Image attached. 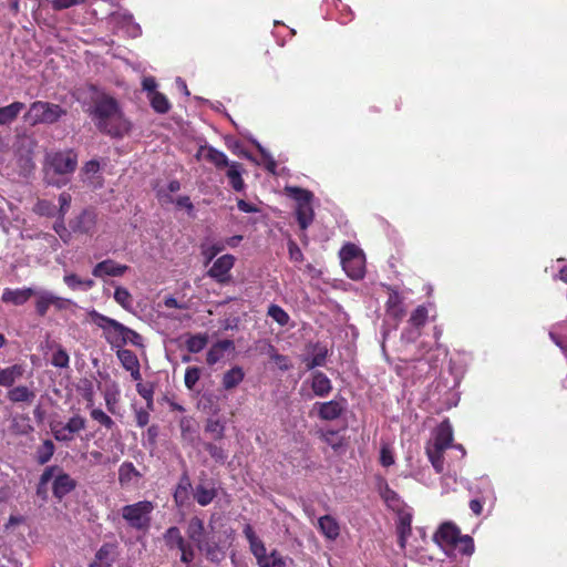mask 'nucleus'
I'll list each match as a JSON object with an SVG mask.
<instances>
[{
  "label": "nucleus",
  "mask_w": 567,
  "mask_h": 567,
  "mask_svg": "<svg viewBox=\"0 0 567 567\" xmlns=\"http://www.w3.org/2000/svg\"><path fill=\"white\" fill-rule=\"evenodd\" d=\"M83 105L95 127L102 134L122 138L131 131V122L125 117L118 101L94 84H87Z\"/></svg>",
  "instance_id": "nucleus-1"
},
{
  "label": "nucleus",
  "mask_w": 567,
  "mask_h": 567,
  "mask_svg": "<svg viewBox=\"0 0 567 567\" xmlns=\"http://www.w3.org/2000/svg\"><path fill=\"white\" fill-rule=\"evenodd\" d=\"M78 167V154L74 150H64L48 153L45 156L43 173L48 185L62 187L70 181Z\"/></svg>",
  "instance_id": "nucleus-2"
},
{
  "label": "nucleus",
  "mask_w": 567,
  "mask_h": 567,
  "mask_svg": "<svg viewBox=\"0 0 567 567\" xmlns=\"http://www.w3.org/2000/svg\"><path fill=\"white\" fill-rule=\"evenodd\" d=\"M68 114L66 109L47 101H34L23 115V120L30 126L39 124L53 125Z\"/></svg>",
  "instance_id": "nucleus-3"
},
{
  "label": "nucleus",
  "mask_w": 567,
  "mask_h": 567,
  "mask_svg": "<svg viewBox=\"0 0 567 567\" xmlns=\"http://www.w3.org/2000/svg\"><path fill=\"white\" fill-rule=\"evenodd\" d=\"M89 317L94 324L102 329L104 339L112 348L121 349L125 346V339H123L124 331L122 329H125L126 326L96 310L90 311Z\"/></svg>",
  "instance_id": "nucleus-4"
},
{
  "label": "nucleus",
  "mask_w": 567,
  "mask_h": 567,
  "mask_svg": "<svg viewBox=\"0 0 567 567\" xmlns=\"http://www.w3.org/2000/svg\"><path fill=\"white\" fill-rule=\"evenodd\" d=\"M154 504L151 501H140L122 507V517L136 530H146L151 525V514Z\"/></svg>",
  "instance_id": "nucleus-5"
},
{
  "label": "nucleus",
  "mask_w": 567,
  "mask_h": 567,
  "mask_svg": "<svg viewBox=\"0 0 567 567\" xmlns=\"http://www.w3.org/2000/svg\"><path fill=\"white\" fill-rule=\"evenodd\" d=\"M85 427L86 420L80 414L71 416L65 424L56 422L50 425L54 439L64 443L74 440L75 434L83 431Z\"/></svg>",
  "instance_id": "nucleus-6"
},
{
  "label": "nucleus",
  "mask_w": 567,
  "mask_h": 567,
  "mask_svg": "<svg viewBox=\"0 0 567 567\" xmlns=\"http://www.w3.org/2000/svg\"><path fill=\"white\" fill-rule=\"evenodd\" d=\"M97 224V214L94 208H85L69 221V227L74 234L92 235Z\"/></svg>",
  "instance_id": "nucleus-7"
},
{
  "label": "nucleus",
  "mask_w": 567,
  "mask_h": 567,
  "mask_svg": "<svg viewBox=\"0 0 567 567\" xmlns=\"http://www.w3.org/2000/svg\"><path fill=\"white\" fill-rule=\"evenodd\" d=\"M235 261L236 258L230 254L218 257L208 269L207 276L220 285L228 284L231 279L230 270Z\"/></svg>",
  "instance_id": "nucleus-8"
},
{
  "label": "nucleus",
  "mask_w": 567,
  "mask_h": 567,
  "mask_svg": "<svg viewBox=\"0 0 567 567\" xmlns=\"http://www.w3.org/2000/svg\"><path fill=\"white\" fill-rule=\"evenodd\" d=\"M460 535L461 530L455 524L445 522L434 533L433 540L442 548H452Z\"/></svg>",
  "instance_id": "nucleus-9"
},
{
  "label": "nucleus",
  "mask_w": 567,
  "mask_h": 567,
  "mask_svg": "<svg viewBox=\"0 0 567 567\" xmlns=\"http://www.w3.org/2000/svg\"><path fill=\"white\" fill-rule=\"evenodd\" d=\"M388 291L389 297L385 302V312L390 318L399 322L405 316L403 298L401 297L399 291L392 287H388Z\"/></svg>",
  "instance_id": "nucleus-10"
},
{
  "label": "nucleus",
  "mask_w": 567,
  "mask_h": 567,
  "mask_svg": "<svg viewBox=\"0 0 567 567\" xmlns=\"http://www.w3.org/2000/svg\"><path fill=\"white\" fill-rule=\"evenodd\" d=\"M76 487V481L71 477L70 474L62 470L55 475L52 484L53 496L58 499H62L64 496L70 494Z\"/></svg>",
  "instance_id": "nucleus-11"
},
{
  "label": "nucleus",
  "mask_w": 567,
  "mask_h": 567,
  "mask_svg": "<svg viewBox=\"0 0 567 567\" xmlns=\"http://www.w3.org/2000/svg\"><path fill=\"white\" fill-rule=\"evenodd\" d=\"M254 556L258 567H289V563H291V559L282 556L277 549L267 553L265 548Z\"/></svg>",
  "instance_id": "nucleus-12"
},
{
  "label": "nucleus",
  "mask_w": 567,
  "mask_h": 567,
  "mask_svg": "<svg viewBox=\"0 0 567 567\" xmlns=\"http://www.w3.org/2000/svg\"><path fill=\"white\" fill-rule=\"evenodd\" d=\"M128 270V266L117 264L112 259L97 262L92 269V275L96 278L103 276L121 277Z\"/></svg>",
  "instance_id": "nucleus-13"
},
{
  "label": "nucleus",
  "mask_w": 567,
  "mask_h": 567,
  "mask_svg": "<svg viewBox=\"0 0 567 567\" xmlns=\"http://www.w3.org/2000/svg\"><path fill=\"white\" fill-rule=\"evenodd\" d=\"M432 445L440 450H447L453 444V427L451 422L445 419L442 421L434 432V441Z\"/></svg>",
  "instance_id": "nucleus-14"
},
{
  "label": "nucleus",
  "mask_w": 567,
  "mask_h": 567,
  "mask_svg": "<svg viewBox=\"0 0 567 567\" xmlns=\"http://www.w3.org/2000/svg\"><path fill=\"white\" fill-rule=\"evenodd\" d=\"M35 293H37V290H34L32 288H22V289L6 288L2 292L1 299L6 303H12L14 306H22Z\"/></svg>",
  "instance_id": "nucleus-15"
},
{
  "label": "nucleus",
  "mask_w": 567,
  "mask_h": 567,
  "mask_svg": "<svg viewBox=\"0 0 567 567\" xmlns=\"http://www.w3.org/2000/svg\"><path fill=\"white\" fill-rule=\"evenodd\" d=\"M196 547L204 553L205 557L213 561L218 563L224 558V553L218 545L217 542H215L213 538L205 537L203 540H200L198 544H196Z\"/></svg>",
  "instance_id": "nucleus-16"
},
{
  "label": "nucleus",
  "mask_w": 567,
  "mask_h": 567,
  "mask_svg": "<svg viewBox=\"0 0 567 567\" xmlns=\"http://www.w3.org/2000/svg\"><path fill=\"white\" fill-rule=\"evenodd\" d=\"M235 348V343L233 340L225 339L219 340L214 343L206 354V362L208 365L216 364L219 360L223 359L224 352L228 350H233Z\"/></svg>",
  "instance_id": "nucleus-17"
},
{
  "label": "nucleus",
  "mask_w": 567,
  "mask_h": 567,
  "mask_svg": "<svg viewBox=\"0 0 567 567\" xmlns=\"http://www.w3.org/2000/svg\"><path fill=\"white\" fill-rule=\"evenodd\" d=\"M34 398H35V392L25 385H18V386L11 388L7 392V399L11 403L30 404L33 402Z\"/></svg>",
  "instance_id": "nucleus-18"
},
{
  "label": "nucleus",
  "mask_w": 567,
  "mask_h": 567,
  "mask_svg": "<svg viewBox=\"0 0 567 567\" xmlns=\"http://www.w3.org/2000/svg\"><path fill=\"white\" fill-rule=\"evenodd\" d=\"M311 389L317 396L324 398L332 391L330 379L321 371L312 374Z\"/></svg>",
  "instance_id": "nucleus-19"
},
{
  "label": "nucleus",
  "mask_w": 567,
  "mask_h": 567,
  "mask_svg": "<svg viewBox=\"0 0 567 567\" xmlns=\"http://www.w3.org/2000/svg\"><path fill=\"white\" fill-rule=\"evenodd\" d=\"M245 379L241 367L235 365L223 374L221 385L226 391L237 388Z\"/></svg>",
  "instance_id": "nucleus-20"
},
{
  "label": "nucleus",
  "mask_w": 567,
  "mask_h": 567,
  "mask_svg": "<svg viewBox=\"0 0 567 567\" xmlns=\"http://www.w3.org/2000/svg\"><path fill=\"white\" fill-rule=\"evenodd\" d=\"M318 405H319L318 415L321 420L333 421V420L338 419L343 412L342 405L338 401H334V400L318 403Z\"/></svg>",
  "instance_id": "nucleus-21"
},
{
  "label": "nucleus",
  "mask_w": 567,
  "mask_h": 567,
  "mask_svg": "<svg viewBox=\"0 0 567 567\" xmlns=\"http://www.w3.org/2000/svg\"><path fill=\"white\" fill-rule=\"evenodd\" d=\"M23 373L24 368L21 364H13L6 369H0V386L11 388Z\"/></svg>",
  "instance_id": "nucleus-22"
},
{
  "label": "nucleus",
  "mask_w": 567,
  "mask_h": 567,
  "mask_svg": "<svg viewBox=\"0 0 567 567\" xmlns=\"http://www.w3.org/2000/svg\"><path fill=\"white\" fill-rule=\"evenodd\" d=\"M321 533L330 540H334L340 535V526L336 518L330 515H324L318 520Z\"/></svg>",
  "instance_id": "nucleus-23"
},
{
  "label": "nucleus",
  "mask_w": 567,
  "mask_h": 567,
  "mask_svg": "<svg viewBox=\"0 0 567 567\" xmlns=\"http://www.w3.org/2000/svg\"><path fill=\"white\" fill-rule=\"evenodd\" d=\"M22 102L16 101L7 106L0 107V125H9L17 120L19 114L24 110Z\"/></svg>",
  "instance_id": "nucleus-24"
},
{
  "label": "nucleus",
  "mask_w": 567,
  "mask_h": 567,
  "mask_svg": "<svg viewBox=\"0 0 567 567\" xmlns=\"http://www.w3.org/2000/svg\"><path fill=\"white\" fill-rule=\"evenodd\" d=\"M163 539L168 549H181L188 543L184 536L182 535L179 528L177 526H171L163 534Z\"/></svg>",
  "instance_id": "nucleus-25"
},
{
  "label": "nucleus",
  "mask_w": 567,
  "mask_h": 567,
  "mask_svg": "<svg viewBox=\"0 0 567 567\" xmlns=\"http://www.w3.org/2000/svg\"><path fill=\"white\" fill-rule=\"evenodd\" d=\"M186 534L195 545L198 544L206 537L204 520L198 516L192 517L188 522Z\"/></svg>",
  "instance_id": "nucleus-26"
},
{
  "label": "nucleus",
  "mask_w": 567,
  "mask_h": 567,
  "mask_svg": "<svg viewBox=\"0 0 567 567\" xmlns=\"http://www.w3.org/2000/svg\"><path fill=\"white\" fill-rule=\"evenodd\" d=\"M142 474L137 471L132 462H124L118 468V482L122 486L130 485L133 481H137Z\"/></svg>",
  "instance_id": "nucleus-27"
},
{
  "label": "nucleus",
  "mask_w": 567,
  "mask_h": 567,
  "mask_svg": "<svg viewBox=\"0 0 567 567\" xmlns=\"http://www.w3.org/2000/svg\"><path fill=\"white\" fill-rule=\"evenodd\" d=\"M342 268L349 278L359 280L364 277L365 260L364 258H354L348 262H343Z\"/></svg>",
  "instance_id": "nucleus-28"
},
{
  "label": "nucleus",
  "mask_w": 567,
  "mask_h": 567,
  "mask_svg": "<svg viewBox=\"0 0 567 567\" xmlns=\"http://www.w3.org/2000/svg\"><path fill=\"white\" fill-rule=\"evenodd\" d=\"M243 165L238 162H233L227 169L226 176L229 179L230 186L236 192H241L245 187L244 179L241 177Z\"/></svg>",
  "instance_id": "nucleus-29"
},
{
  "label": "nucleus",
  "mask_w": 567,
  "mask_h": 567,
  "mask_svg": "<svg viewBox=\"0 0 567 567\" xmlns=\"http://www.w3.org/2000/svg\"><path fill=\"white\" fill-rule=\"evenodd\" d=\"M192 487L190 480L187 473H184L174 492V502L178 506H183L188 499L189 488Z\"/></svg>",
  "instance_id": "nucleus-30"
},
{
  "label": "nucleus",
  "mask_w": 567,
  "mask_h": 567,
  "mask_svg": "<svg viewBox=\"0 0 567 567\" xmlns=\"http://www.w3.org/2000/svg\"><path fill=\"white\" fill-rule=\"evenodd\" d=\"M328 357V349L320 343L313 346V355L303 360L307 370L323 367Z\"/></svg>",
  "instance_id": "nucleus-31"
},
{
  "label": "nucleus",
  "mask_w": 567,
  "mask_h": 567,
  "mask_svg": "<svg viewBox=\"0 0 567 567\" xmlns=\"http://www.w3.org/2000/svg\"><path fill=\"white\" fill-rule=\"evenodd\" d=\"M446 450H440L437 446L427 444L425 447V453L431 462L433 468L437 474L444 472V452Z\"/></svg>",
  "instance_id": "nucleus-32"
},
{
  "label": "nucleus",
  "mask_w": 567,
  "mask_h": 567,
  "mask_svg": "<svg viewBox=\"0 0 567 567\" xmlns=\"http://www.w3.org/2000/svg\"><path fill=\"white\" fill-rule=\"evenodd\" d=\"M204 157L209 163L214 164L216 168L221 169L228 167L231 163H229L227 155L218 151L212 146L204 148Z\"/></svg>",
  "instance_id": "nucleus-33"
},
{
  "label": "nucleus",
  "mask_w": 567,
  "mask_h": 567,
  "mask_svg": "<svg viewBox=\"0 0 567 567\" xmlns=\"http://www.w3.org/2000/svg\"><path fill=\"white\" fill-rule=\"evenodd\" d=\"M313 216H315V214H313V208H312L311 204L297 205L296 218H297L299 227L302 230H306L309 227V225L313 220Z\"/></svg>",
  "instance_id": "nucleus-34"
},
{
  "label": "nucleus",
  "mask_w": 567,
  "mask_h": 567,
  "mask_svg": "<svg viewBox=\"0 0 567 567\" xmlns=\"http://www.w3.org/2000/svg\"><path fill=\"white\" fill-rule=\"evenodd\" d=\"M55 452V445L51 440H44L41 445L37 447L35 461L40 465H44L52 458Z\"/></svg>",
  "instance_id": "nucleus-35"
},
{
  "label": "nucleus",
  "mask_w": 567,
  "mask_h": 567,
  "mask_svg": "<svg viewBox=\"0 0 567 567\" xmlns=\"http://www.w3.org/2000/svg\"><path fill=\"white\" fill-rule=\"evenodd\" d=\"M35 296V312L40 317H44L48 313L49 308L52 306V292L48 290L37 291Z\"/></svg>",
  "instance_id": "nucleus-36"
},
{
  "label": "nucleus",
  "mask_w": 567,
  "mask_h": 567,
  "mask_svg": "<svg viewBox=\"0 0 567 567\" xmlns=\"http://www.w3.org/2000/svg\"><path fill=\"white\" fill-rule=\"evenodd\" d=\"M216 496L217 491L215 487L207 488L202 484L197 485L194 492V498L200 506L209 505Z\"/></svg>",
  "instance_id": "nucleus-37"
},
{
  "label": "nucleus",
  "mask_w": 567,
  "mask_h": 567,
  "mask_svg": "<svg viewBox=\"0 0 567 567\" xmlns=\"http://www.w3.org/2000/svg\"><path fill=\"white\" fill-rule=\"evenodd\" d=\"M152 109L158 114H166L171 110L168 99L161 92L153 93L148 96Z\"/></svg>",
  "instance_id": "nucleus-38"
},
{
  "label": "nucleus",
  "mask_w": 567,
  "mask_h": 567,
  "mask_svg": "<svg viewBox=\"0 0 567 567\" xmlns=\"http://www.w3.org/2000/svg\"><path fill=\"white\" fill-rule=\"evenodd\" d=\"M64 284L72 290H76L79 288L83 290H89L94 286V281L92 279H81L75 274H68L63 277Z\"/></svg>",
  "instance_id": "nucleus-39"
},
{
  "label": "nucleus",
  "mask_w": 567,
  "mask_h": 567,
  "mask_svg": "<svg viewBox=\"0 0 567 567\" xmlns=\"http://www.w3.org/2000/svg\"><path fill=\"white\" fill-rule=\"evenodd\" d=\"M116 357L120 360L122 367L126 371H128L132 368H134L135 365L140 364L137 355L132 350L124 349V348L117 349Z\"/></svg>",
  "instance_id": "nucleus-40"
},
{
  "label": "nucleus",
  "mask_w": 567,
  "mask_h": 567,
  "mask_svg": "<svg viewBox=\"0 0 567 567\" xmlns=\"http://www.w3.org/2000/svg\"><path fill=\"white\" fill-rule=\"evenodd\" d=\"M243 533L249 543L252 555H257L259 551L266 548L264 542L256 536L254 528L249 524L244 527Z\"/></svg>",
  "instance_id": "nucleus-41"
},
{
  "label": "nucleus",
  "mask_w": 567,
  "mask_h": 567,
  "mask_svg": "<svg viewBox=\"0 0 567 567\" xmlns=\"http://www.w3.org/2000/svg\"><path fill=\"white\" fill-rule=\"evenodd\" d=\"M451 549H455L462 555L471 556L475 549L474 540L470 535H460Z\"/></svg>",
  "instance_id": "nucleus-42"
},
{
  "label": "nucleus",
  "mask_w": 567,
  "mask_h": 567,
  "mask_svg": "<svg viewBox=\"0 0 567 567\" xmlns=\"http://www.w3.org/2000/svg\"><path fill=\"white\" fill-rule=\"evenodd\" d=\"M225 249L224 241H217L212 245L203 244L200 246L202 255L205 259V265L207 266L209 262L214 260V258Z\"/></svg>",
  "instance_id": "nucleus-43"
},
{
  "label": "nucleus",
  "mask_w": 567,
  "mask_h": 567,
  "mask_svg": "<svg viewBox=\"0 0 567 567\" xmlns=\"http://www.w3.org/2000/svg\"><path fill=\"white\" fill-rule=\"evenodd\" d=\"M10 431L14 435H27L33 431V426L29 423V419L25 416L13 417Z\"/></svg>",
  "instance_id": "nucleus-44"
},
{
  "label": "nucleus",
  "mask_w": 567,
  "mask_h": 567,
  "mask_svg": "<svg viewBox=\"0 0 567 567\" xmlns=\"http://www.w3.org/2000/svg\"><path fill=\"white\" fill-rule=\"evenodd\" d=\"M207 342H208L207 334H204V333L193 334L186 340V349L190 353H198L206 347Z\"/></svg>",
  "instance_id": "nucleus-45"
},
{
  "label": "nucleus",
  "mask_w": 567,
  "mask_h": 567,
  "mask_svg": "<svg viewBox=\"0 0 567 567\" xmlns=\"http://www.w3.org/2000/svg\"><path fill=\"white\" fill-rule=\"evenodd\" d=\"M114 549L115 546L113 544H103L96 551L94 560L105 565L106 567H111L114 561V558L111 557Z\"/></svg>",
  "instance_id": "nucleus-46"
},
{
  "label": "nucleus",
  "mask_w": 567,
  "mask_h": 567,
  "mask_svg": "<svg viewBox=\"0 0 567 567\" xmlns=\"http://www.w3.org/2000/svg\"><path fill=\"white\" fill-rule=\"evenodd\" d=\"M181 434L183 441L193 443L196 436V427L190 419L183 417L179 421Z\"/></svg>",
  "instance_id": "nucleus-47"
},
{
  "label": "nucleus",
  "mask_w": 567,
  "mask_h": 567,
  "mask_svg": "<svg viewBox=\"0 0 567 567\" xmlns=\"http://www.w3.org/2000/svg\"><path fill=\"white\" fill-rule=\"evenodd\" d=\"M33 210L40 216L53 217L56 214V206L50 200L39 199Z\"/></svg>",
  "instance_id": "nucleus-48"
},
{
  "label": "nucleus",
  "mask_w": 567,
  "mask_h": 567,
  "mask_svg": "<svg viewBox=\"0 0 567 567\" xmlns=\"http://www.w3.org/2000/svg\"><path fill=\"white\" fill-rule=\"evenodd\" d=\"M354 258H364L362 251L354 244H346L340 250L341 264Z\"/></svg>",
  "instance_id": "nucleus-49"
},
{
  "label": "nucleus",
  "mask_w": 567,
  "mask_h": 567,
  "mask_svg": "<svg viewBox=\"0 0 567 567\" xmlns=\"http://www.w3.org/2000/svg\"><path fill=\"white\" fill-rule=\"evenodd\" d=\"M267 315L280 326L289 322V315L278 305H270Z\"/></svg>",
  "instance_id": "nucleus-50"
},
{
  "label": "nucleus",
  "mask_w": 567,
  "mask_h": 567,
  "mask_svg": "<svg viewBox=\"0 0 567 567\" xmlns=\"http://www.w3.org/2000/svg\"><path fill=\"white\" fill-rule=\"evenodd\" d=\"M90 415L106 430H112L115 426L113 419L99 408L92 409Z\"/></svg>",
  "instance_id": "nucleus-51"
},
{
  "label": "nucleus",
  "mask_w": 567,
  "mask_h": 567,
  "mask_svg": "<svg viewBox=\"0 0 567 567\" xmlns=\"http://www.w3.org/2000/svg\"><path fill=\"white\" fill-rule=\"evenodd\" d=\"M114 299L124 309L128 310L132 308L133 298L126 288L116 287L114 291Z\"/></svg>",
  "instance_id": "nucleus-52"
},
{
  "label": "nucleus",
  "mask_w": 567,
  "mask_h": 567,
  "mask_svg": "<svg viewBox=\"0 0 567 567\" xmlns=\"http://www.w3.org/2000/svg\"><path fill=\"white\" fill-rule=\"evenodd\" d=\"M205 431L210 433L215 440H221L225 433V425L219 420L208 419Z\"/></svg>",
  "instance_id": "nucleus-53"
},
{
  "label": "nucleus",
  "mask_w": 567,
  "mask_h": 567,
  "mask_svg": "<svg viewBox=\"0 0 567 567\" xmlns=\"http://www.w3.org/2000/svg\"><path fill=\"white\" fill-rule=\"evenodd\" d=\"M427 309L424 306H417L411 313L410 323L415 328H421L427 320Z\"/></svg>",
  "instance_id": "nucleus-54"
},
{
  "label": "nucleus",
  "mask_w": 567,
  "mask_h": 567,
  "mask_svg": "<svg viewBox=\"0 0 567 567\" xmlns=\"http://www.w3.org/2000/svg\"><path fill=\"white\" fill-rule=\"evenodd\" d=\"M289 192L291 197L297 202V205L311 204L313 195L310 190L300 187H292L289 188Z\"/></svg>",
  "instance_id": "nucleus-55"
},
{
  "label": "nucleus",
  "mask_w": 567,
  "mask_h": 567,
  "mask_svg": "<svg viewBox=\"0 0 567 567\" xmlns=\"http://www.w3.org/2000/svg\"><path fill=\"white\" fill-rule=\"evenodd\" d=\"M53 229L64 244H69L71 241L73 231L70 227L68 228L65 226L64 219H62V217H59V219L54 223Z\"/></svg>",
  "instance_id": "nucleus-56"
},
{
  "label": "nucleus",
  "mask_w": 567,
  "mask_h": 567,
  "mask_svg": "<svg viewBox=\"0 0 567 567\" xmlns=\"http://www.w3.org/2000/svg\"><path fill=\"white\" fill-rule=\"evenodd\" d=\"M200 378V369L197 367H188L185 371L184 383L188 390H194Z\"/></svg>",
  "instance_id": "nucleus-57"
},
{
  "label": "nucleus",
  "mask_w": 567,
  "mask_h": 567,
  "mask_svg": "<svg viewBox=\"0 0 567 567\" xmlns=\"http://www.w3.org/2000/svg\"><path fill=\"white\" fill-rule=\"evenodd\" d=\"M411 522L410 515H403L400 517L398 532L400 535L401 546L404 547L405 537L411 534Z\"/></svg>",
  "instance_id": "nucleus-58"
},
{
  "label": "nucleus",
  "mask_w": 567,
  "mask_h": 567,
  "mask_svg": "<svg viewBox=\"0 0 567 567\" xmlns=\"http://www.w3.org/2000/svg\"><path fill=\"white\" fill-rule=\"evenodd\" d=\"M70 362V357L68 352L59 347L58 350L52 354L51 363L56 368H68Z\"/></svg>",
  "instance_id": "nucleus-59"
},
{
  "label": "nucleus",
  "mask_w": 567,
  "mask_h": 567,
  "mask_svg": "<svg viewBox=\"0 0 567 567\" xmlns=\"http://www.w3.org/2000/svg\"><path fill=\"white\" fill-rule=\"evenodd\" d=\"M61 468L58 465L48 466L44 468L43 473L40 476L39 484H38V494L41 493L42 488L47 486V484L51 481V478L54 476L55 472H60Z\"/></svg>",
  "instance_id": "nucleus-60"
},
{
  "label": "nucleus",
  "mask_w": 567,
  "mask_h": 567,
  "mask_svg": "<svg viewBox=\"0 0 567 567\" xmlns=\"http://www.w3.org/2000/svg\"><path fill=\"white\" fill-rule=\"evenodd\" d=\"M122 331H124L123 339H125V346L127 343H131L132 346L138 348H142L144 346L142 336L135 330L125 327V329H122Z\"/></svg>",
  "instance_id": "nucleus-61"
},
{
  "label": "nucleus",
  "mask_w": 567,
  "mask_h": 567,
  "mask_svg": "<svg viewBox=\"0 0 567 567\" xmlns=\"http://www.w3.org/2000/svg\"><path fill=\"white\" fill-rule=\"evenodd\" d=\"M204 449L205 451L208 452L212 458H214L218 463H224L225 460L227 458V454L220 446H217L213 443H205Z\"/></svg>",
  "instance_id": "nucleus-62"
},
{
  "label": "nucleus",
  "mask_w": 567,
  "mask_h": 567,
  "mask_svg": "<svg viewBox=\"0 0 567 567\" xmlns=\"http://www.w3.org/2000/svg\"><path fill=\"white\" fill-rule=\"evenodd\" d=\"M268 353L270 359L279 367L280 370L287 371L290 368L288 363V358L284 354L278 353L272 346L269 347Z\"/></svg>",
  "instance_id": "nucleus-63"
},
{
  "label": "nucleus",
  "mask_w": 567,
  "mask_h": 567,
  "mask_svg": "<svg viewBox=\"0 0 567 567\" xmlns=\"http://www.w3.org/2000/svg\"><path fill=\"white\" fill-rule=\"evenodd\" d=\"M72 197L71 194L68 192H63L59 195V217H62L64 219L65 214L68 213L70 206H71Z\"/></svg>",
  "instance_id": "nucleus-64"
}]
</instances>
